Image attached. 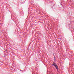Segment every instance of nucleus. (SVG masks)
<instances>
[{"instance_id":"f257e3e1","label":"nucleus","mask_w":74,"mask_h":74,"mask_svg":"<svg viewBox=\"0 0 74 74\" xmlns=\"http://www.w3.org/2000/svg\"><path fill=\"white\" fill-rule=\"evenodd\" d=\"M51 65H53L54 66L56 67V68L57 70H58V69H59V68H58V65H56V63H55V62H53V64H52Z\"/></svg>"}]
</instances>
